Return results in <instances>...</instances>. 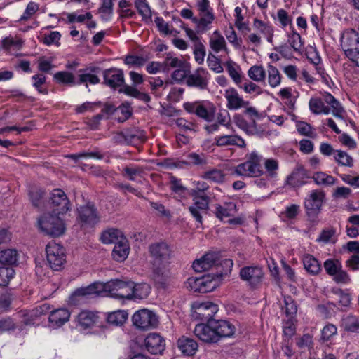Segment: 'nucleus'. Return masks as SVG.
Instances as JSON below:
<instances>
[{"label": "nucleus", "instance_id": "58836bf2", "mask_svg": "<svg viewBox=\"0 0 359 359\" xmlns=\"http://www.w3.org/2000/svg\"><path fill=\"white\" fill-rule=\"evenodd\" d=\"M290 29L292 31L291 33L287 35V42L294 51L299 53L303 47L302 37L300 34L295 31L294 27H291Z\"/></svg>", "mask_w": 359, "mask_h": 359}, {"label": "nucleus", "instance_id": "a878e982", "mask_svg": "<svg viewBox=\"0 0 359 359\" xmlns=\"http://www.w3.org/2000/svg\"><path fill=\"white\" fill-rule=\"evenodd\" d=\"M215 144L218 147L236 146L240 148L245 147V140L237 135H222L215 138Z\"/></svg>", "mask_w": 359, "mask_h": 359}, {"label": "nucleus", "instance_id": "20e7f679", "mask_svg": "<svg viewBox=\"0 0 359 359\" xmlns=\"http://www.w3.org/2000/svg\"><path fill=\"white\" fill-rule=\"evenodd\" d=\"M56 212L47 213L41 216L39 220L41 230L52 237H59L65 231V226L62 219Z\"/></svg>", "mask_w": 359, "mask_h": 359}, {"label": "nucleus", "instance_id": "79ce46f5", "mask_svg": "<svg viewBox=\"0 0 359 359\" xmlns=\"http://www.w3.org/2000/svg\"><path fill=\"white\" fill-rule=\"evenodd\" d=\"M128 318V313L123 310H118L109 313L107 322L115 325H123Z\"/></svg>", "mask_w": 359, "mask_h": 359}, {"label": "nucleus", "instance_id": "69168bd1", "mask_svg": "<svg viewBox=\"0 0 359 359\" xmlns=\"http://www.w3.org/2000/svg\"><path fill=\"white\" fill-rule=\"evenodd\" d=\"M235 65V62L231 60L227 61L225 64L229 76L236 84L239 85L241 83V76L236 70Z\"/></svg>", "mask_w": 359, "mask_h": 359}, {"label": "nucleus", "instance_id": "774afa93", "mask_svg": "<svg viewBox=\"0 0 359 359\" xmlns=\"http://www.w3.org/2000/svg\"><path fill=\"white\" fill-rule=\"evenodd\" d=\"M253 26L264 36L269 35L270 32L273 31V28L271 25L257 18L254 20Z\"/></svg>", "mask_w": 359, "mask_h": 359}, {"label": "nucleus", "instance_id": "13d9d810", "mask_svg": "<svg viewBox=\"0 0 359 359\" xmlns=\"http://www.w3.org/2000/svg\"><path fill=\"white\" fill-rule=\"evenodd\" d=\"M351 189L346 187H336L332 194V198L334 201H340L348 199L351 195Z\"/></svg>", "mask_w": 359, "mask_h": 359}, {"label": "nucleus", "instance_id": "0e129e2a", "mask_svg": "<svg viewBox=\"0 0 359 359\" xmlns=\"http://www.w3.org/2000/svg\"><path fill=\"white\" fill-rule=\"evenodd\" d=\"M188 163L183 162L185 164H191L194 165H202L207 163L206 158L203 154H198L191 153L187 155Z\"/></svg>", "mask_w": 359, "mask_h": 359}, {"label": "nucleus", "instance_id": "473e14b6", "mask_svg": "<svg viewBox=\"0 0 359 359\" xmlns=\"http://www.w3.org/2000/svg\"><path fill=\"white\" fill-rule=\"evenodd\" d=\"M304 269L311 275H317L321 271L319 262L311 255H306L303 257Z\"/></svg>", "mask_w": 359, "mask_h": 359}, {"label": "nucleus", "instance_id": "4be33fe9", "mask_svg": "<svg viewBox=\"0 0 359 359\" xmlns=\"http://www.w3.org/2000/svg\"><path fill=\"white\" fill-rule=\"evenodd\" d=\"M100 68L97 67H88L86 69H81L79 71V81L77 84L86 83L88 87V83L90 84H97L100 83L98 76L93 73H98Z\"/></svg>", "mask_w": 359, "mask_h": 359}, {"label": "nucleus", "instance_id": "b1692460", "mask_svg": "<svg viewBox=\"0 0 359 359\" xmlns=\"http://www.w3.org/2000/svg\"><path fill=\"white\" fill-rule=\"evenodd\" d=\"M331 292L339 297L337 311H347L351 306L352 297L351 294L347 290H344L341 288L333 287L331 289Z\"/></svg>", "mask_w": 359, "mask_h": 359}, {"label": "nucleus", "instance_id": "f8f14e48", "mask_svg": "<svg viewBox=\"0 0 359 359\" xmlns=\"http://www.w3.org/2000/svg\"><path fill=\"white\" fill-rule=\"evenodd\" d=\"M239 275L241 279L252 288L260 285L264 278L262 269L257 266H244L240 270Z\"/></svg>", "mask_w": 359, "mask_h": 359}, {"label": "nucleus", "instance_id": "4d7b16f0", "mask_svg": "<svg viewBox=\"0 0 359 359\" xmlns=\"http://www.w3.org/2000/svg\"><path fill=\"white\" fill-rule=\"evenodd\" d=\"M205 278L206 275L202 276L201 277L189 278L188 279L189 287L195 292L203 293V287L204 283H205Z\"/></svg>", "mask_w": 359, "mask_h": 359}, {"label": "nucleus", "instance_id": "5701e85b", "mask_svg": "<svg viewBox=\"0 0 359 359\" xmlns=\"http://www.w3.org/2000/svg\"><path fill=\"white\" fill-rule=\"evenodd\" d=\"M309 178L307 171L302 166L294 170L287 177L286 184L293 187H299L306 184V180Z\"/></svg>", "mask_w": 359, "mask_h": 359}, {"label": "nucleus", "instance_id": "6e6552de", "mask_svg": "<svg viewBox=\"0 0 359 359\" xmlns=\"http://www.w3.org/2000/svg\"><path fill=\"white\" fill-rule=\"evenodd\" d=\"M132 320L137 328L142 330L155 328L158 324L157 316L148 309L136 311L132 317Z\"/></svg>", "mask_w": 359, "mask_h": 359}, {"label": "nucleus", "instance_id": "6e6d98bb", "mask_svg": "<svg viewBox=\"0 0 359 359\" xmlns=\"http://www.w3.org/2000/svg\"><path fill=\"white\" fill-rule=\"evenodd\" d=\"M99 13L101 15V18L104 20H109L113 13V3L112 0H102L101 7L99 8Z\"/></svg>", "mask_w": 359, "mask_h": 359}, {"label": "nucleus", "instance_id": "de8ad7c7", "mask_svg": "<svg viewBox=\"0 0 359 359\" xmlns=\"http://www.w3.org/2000/svg\"><path fill=\"white\" fill-rule=\"evenodd\" d=\"M334 161L340 165L352 168L353 166V158L346 152L341 150H336L334 156Z\"/></svg>", "mask_w": 359, "mask_h": 359}, {"label": "nucleus", "instance_id": "dca6fc26", "mask_svg": "<svg viewBox=\"0 0 359 359\" xmlns=\"http://www.w3.org/2000/svg\"><path fill=\"white\" fill-rule=\"evenodd\" d=\"M104 84L114 90L125 83L124 73L121 69L112 67L103 72Z\"/></svg>", "mask_w": 359, "mask_h": 359}, {"label": "nucleus", "instance_id": "e433bc0d", "mask_svg": "<svg viewBox=\"0 0 359 359\" xmlns=\"http://www.w3.org/2000/svg\"><path fill=\"white\" fill-rule=\"evenodd\" d=\"M135 6L143 21L146 22L151 21V11L147 0H135Z\"/></svg>", "mask_w": 359, "mask_h": 359}, {"label": "nucleus", "instance_id": "603ef678", "mask_svg": "<svg viewBox=\"0 0 359 359\" xmlns=\"http://www.w3.org/2000/svg\"><path fill=\"white\" fill-rule=\"evenodd\" d=\"M323 266L326 273L331 276H333L340 270V268H342L341 262L339 259H326Z\"/></svg>", "mask_w": 359, "mask_h": 359}, {"label": "nucleus", "instance_id": "f3484780", "mask_svg": "<svg viewBox=\"0 0 359 359\" xmlns=\"http://www.w3.org/2000/svg\"><path fill=\"white\" fill-rule=\"evenodd\" d=\"M219 253L212 252L204 255L193 262L192 268L196 272H203L215 267L219 262Z\"/></svg>", "mask_w": 359, "mask_h": 359}, {"label": "nucleus", "instance_id": "37998d69", "mask_svg": "<svg viewBox=\"0 0 359 359\" xmlns=\"http://www.w3.org/2000/svg\"><path fill=\"white\" fill-rule=\"evenodd\" d=\"M151 287L147 283L135 284L133 282V299H142L146 298L150 293Z\"/></svg>", "mask_w": 359, "mask_h": 359}, {"label": "nucleus", "instance_id": "052dcab7", "mask_svg": "<svg viewBox=\"0 0 359 359\" xmlns=\"http://www.w3.org/2000/svg\"><path fill=\"white\" fill-rule=\"evenodd\" d=\"M207 64L209 68L216 73H222L224 70L220 60L212 53H208Z\"/></svg>", "mask_w": 359, "mask_h": 359}, {"label": "nucleus", "instance_id": "393cba45", "mask_svg": "<svg viewBox=\"0 0 359 359\" xmlns=\"http://www.w3.org/2000/svg\"><path fill=\"white\" fill-rule=\"evenodd\" d=\"M233 266V263L231 259H222L219 256V262L215 266V272L212 273L221 282L230 275Z\"/></svg>", "mask_w": 359, "mask_h": 359}, {"label": "nucleus", "instance_id": "c9c22d12", "mask_svg": "<svg viewBox=\"0 0 359 359\" xmlns=\"http://www.w3.org/2000/svg\"><path fill=\"white\" fill-rule=\"evenodd\" d=\"M236 205L233 203L226 204L224 206L217 205L215 214L217 218L222 221L224 218L233 215L236 211Z\"/></svg>", "mask_w": 359, "mask_h": 359}, {"label": "nucleus", "instance_id": "a211bd4d", "mask_svg": "<svg viewBox=\"0 0 359 359\" xmlns=\"http://www.w3.org/2000/svg\"><path fill=\"white\" fill-rule=\"evenodd\" d=\"M144 346L151 354H162L165 348V341L158 333H149L144 339Z\"/></svg>", "mask_w": 359, "mask_h": 359}, {"label": "nucleus", "instance_id": "2eb2a0df", "mask_svg": "<svg viewBox=\"0 0 359 359\" xmlns=\"http://www.w3.org/2000/svg\"><path fill=\"white\" fill-rule=\"evenodd\" d=\"M210 74L203 67L197 68L193 73H189L186 83L189 87H194L199 90L208 88Z\"/></svg>", "mask_w": 359, "mask_h": 359}, {"label": "nucleus", "instance_id": "aec40b11", "mask_svg": "<svg viewBox=\"0 0 359 359\" xmlns=\"http://www.w3.org/2000/svg\"><path fill=\"white\" fill-rule=\"evenodd\" d=\"M224 97L227 101L226 107L230 110H237L249 105V102L245 101L233 88H229L225 90Z\"/></svg>", "mask_w": 359, "mask_h": 359}, {"label": "nucleus", "instance_id": "c85d7f7f", "mask_svg": "<svg viewBox=\"0 0 359 359\" xmlns=\"http://www.w3.org/2000/svg\"><path fill=\"white\" fill-rule=\"evenodd\" d=\"M100 239L105 244H116L126 238L119 229L111 228L102 232Z\"/></svg>", "mask_w": 359, "mask_h": 359}, {"label": "nucleus", "instance_id": "423d86ee", "mask_svg": "<svg viewBox=\"0 0 359 359\" xmlns=\"http://www.w3.org/2000/svg\"><path fill=\"white\" fill-rule=\"evenodd\" d=\"M65 248L54 241L48 243L46 248V259L50 267L54 271L60 270L66 262Z\"/></svg>", "mask_w": 359, "mask_h": 359}, {"label": "nucleus", "instance_id": "ddd939ff", "mask_svg": "<svg viewBox=\"0 0 359 359\" xmlns=\"http://www.w3.org/2000/svg\"><path fill=\"white\" fill-rule=\"evenodd\" d=\"M184 109L189 114H196L198 117L212 122L215 116V108L214 107H206L200 102H185L183 104Z\"/></svg>", "mask_w": 359, "mask_h": 359}, {"label": "nucleus", "instance_id": "a19ab883", "mask_svg": "<svg viewBox=\"0 0 359 359\" xmlns=\"http://www.w3.org/2000/svg\"><path fill=\"white\" fill-rule=\"evenodd\" d=\"M185 62V61L180 60L177 57H172L171 53H168L163 62H162L163 72H168L171 68L182 67L184 65Z\"/></svg>", "mask_w": 359, "mask_h": 359}, {"label": "nucleus", "instance_id": "3c124183", "mask_svg": "<svg viewBox=\"0 0 359 359\" xmlns=\"http://www.w3.org/2000/svg\"><path fill=\"white\" fill-rule=\"evenodd\" d=\"M204 180L213 182L215 183H222L224 180V175L222 170L218 169H212L205 172L202 175Z\"/></svg>", "mask_w": 359, "mask_h": 359}, {"label": "nucleus", "instance_id": "7ed1b4c3", "mask_svg": "<svg viewBox=\"0 0 359 359\" xmlns=\"http://www.w3.org/2000/svg\"><path fill=\"white\" fill-rule=\"evenodd\" d=\"M262 158L256 151L251 152L246 161L235 167L232 174L245 177H257L262 175Z\"/></svg>", "mask_w": 359, "mask_h": 359}, {"label": "nucleus", "instance_id": "7c9ffc66", "mask_svg": "<svg viewBox=\"0 0 359 359\" xmlns=\"http://www.w3.org/2000/svg\"><path fill=\"white\" fill-rule=\"evenodd\" d=\"M129 254V246L127 240H123L118 243L115 244L112 250V257L114 259L118 262L125 260Z\"/></svg>", "mask_w": 359, "mask_h": 359}, {"label": "nucleus", "instance_id": "680f3d73", "mask_svg": "<svg viewBox=\"0 0 359 359\" xmlns=\"http://www.w3.org/2000/svg\"><path fill=\"white\" fill-rule=\"evenodd\" d=\"M1 43L2 47L6 50H10L12 48L19 50L23 44V41L20 39L11 36L6 37L2 40Z\"/></svg>", "mask_w": 359, "mask_h": 359}, {"label": "nucleus", "instance_id": "0eeeda50", "mask_svg": "<svg viewBox=\"0 0 359 359\" xmlns=\"http://www.w3.org/2000/svg\"><path fill=\"white\" fill-rule=\"evenodd\" d=\"M217 311V305L212 302H196L192 304L191 316L196 320H201V323H205L210 320H215L213 317Z\"/></svg>", "mask_w": 359, "mask_h": 359}, {"label": "nucleus", "instance_id": "c756f323", "mask_svg": "<svg viewBox=\"0 0 359 359\" xmlns=\"http://www.w3.org/2000/svg\"><path fill=\"white\" fill-rule=\"evenodd\" d=\"M126 144H135L145 140L146 137L144 131L137 128H128L123 130Z\"/></svg>", "mask_w": 359, "mask_h": 359}, {"label": "nucleus", "instance_id": "a18cd8bd", "mask_svg": "<svg viewBox=\"0 0 359 359\" xmlns=\"http://www.w3.org/2000/svg\"><path fill=\"white\" fill-rule=\"evenodd\" d=\"M267 68L268 83L270 86L275 88L279 86L281 82L282 77L278 69L271 65H269Z\"/></svg>", "mask_w": 359, "mask_h": 359}, {"label": "nucleus", "instance_id": "9d476101", "mask_svg": "<svg viewBox=\"0 0 359 359\" xmlns=\"http://www.w3.org/2000/svg\"><path fill=\"white\" fill-rule=\"evenodd\" d=\"M192 196L194 204L189 208V210L196 221L202 224V213L206 212L209 208L210 197L200 191H193Z\"/></svg>", "mask_w": 359, "mask_h": 359}, {"label": "nucleus", "instance_id": "f257e3e1", "mask_svg": "<svg viewBox=\"0 0 359 359\" xmlns=\"http://www.w3.org/2000/svg\"><path fill=\"white\" fill-rule=\"evenodd\" d=\"M236 332V327L231 322L225 320H210L196 325L194 334L203 342L215 344L223 338L232 337Z\"/></svg>", "mask_w": 359, "mask_h": 359}, {"label": "nucleus", "instance_id": "cd10ccee", "mask_svg": "<svg viewBox=\"0 0 359 359\" xmlns=\"http://www.w3.org/2000/svg\"><path fill=\"white\" fill-rule=\"evenodd\" d=\"M340 327L348 332H358L359 316L352 313L344 315L340 321Z\"/></svg>", "mask_w": 359, "mask_h": 359}, {"label": "nucleus", "instance_id": "c03bdc74", "mask_svg": "<svg viewBox=\"0 0 359 359\" xmlns=\"http://www.w3.org/2000/svg\"><path fill=\"white\" fill-rule=\"evenodd\" d=\"M111 280L107 283L95 282L90 284L94 295L110 297Z\"/></svg>", "mask_w": 359, "mask_h": 359}, {"label": "nucleus", "instance_id": "bf43d9fd", "mask_svg": "<svg viewBox=\"0 0 359 359\" xmlns=\"http://www.w3.org/2000/svg\"><path fill=\"white\" fill-rule=\"evenodd\" d=\"M205 283L203 285V293H208L217 288L220 281L212 274H206Z\"/></svg>", "mask_w": 359, "mask_h": 359}, {"label": "nucleus", "instance_id": "6ab92c4d", "mask_svg": "<svg viewBox=\"0 0 359 359\" xmlns=\"http://www.w3.org/2000/svg\"><path fill=\"white\" fill-rule=\"evenodd\" d=\"M79 217L83 224L88 226H93L100 221L97 208L90 203L80 208Z\"/></svg>", "mask_w": 359, "mask_h": 359}, {"label": "nucleus", "instance_id": "4468645a", "mask_svg": "<svg viewBox=\"0 0 359 359\" xmlns=\"http://www.w3.org/2000/svg\"><path fill=\"white\" fill-rule=\"evenodd\" d=\"M50 203L53 209V212L57 214H64L69 210V201L65 191L60 189L53 190Z\"/></svg>", "mask_w": 359, "mask_h": 359}, {"label": "nucleus", "instance_id": "49530a36", "mask_svg": "<svg viewBox=\"0 0 359 359\" xmlns=\"http://www.w3.org/2000/svg\"><path fill=\"white\" fill-rule=\"evenodd\" d=\"M190 73V66L187 62L182 67H178L171 75L172 79L177 83H182L184 79H187V76Z\"/></svg>", "mask_w": 359, "mask_h": 359}, {"label": "nucleus", "instance_id": "9b49d317", "mask_svg": "<svg viewBox=\"0 0 359 359\" xmlns=\"http://www.w3.org/2000/svg\"><path fill=\"white\" fill-rule=\"evenodd\" d=\"M110 297L116 299H133V282L118 279L111 280Z\"/></svg>", "mask_w": 359, "mask_h": 359}, {"label": "nucleus", "instance_id": "72a5a7b5", "mask_svg": "<svg viewBox=\"0 0 359 359\" xmlns=\"http://www.w3.org/2000/svg\"><path fill=\"white\" fill-rule=\"evenodd\" d=\"M97 316L89 311H82L78 315V323L84 329L91 327L96 322Z\"/></svg>", "mask_w": 359, "mask_h": 359}, {"label": "nucleus", "instance_id": "5fc2aeb1", "mask_svg": "<svg viewBox=\"0 0 359 359\" xmlns=\"http://www.w3.org/2000/svg\"><path fill=\"white\" fill-rule=\"evenodd\" d=\"M44 191L39 187H33L29 191V196L32 205L34 207H39L41 201L44 196Z\"/></svg>", "mask_w": 359, "mask_h": 359}, {"label": "nucleus", "instance_id": "864d4df0", "mask_svg": "<svg viewBox=\"0 0 359 359\" xmlns=\"http://www.w3.org/2000/svg\"><path fill=\"white\" fill-rule=\"evenodd\" d=\"M14 275L15 271L12 267H0V286H7Z\"/></svg>", "mask_w": 359, "mask_h": 359}, {"label": "nucleus", "instance_id": "f704fd0d", "mask_svg": "<svg viewBox=\"0 0 359 359\" xmlns=\"http://www.w3.org/2000/svg\"><path fill=\"white\" fill-rule=\"evenodd\" d=\"M312 179L316 184L325 187L332 186L337 181L333 176L321 171L314 172Z\"/></svg>", "mask_w": 359, "mask_h": 359}, {"label": "nucleus", "instance_id": "338daca9", "mask_svg": "<svg viewBox=\"0 0 359 359\" xmlns=\"http://www.w3.org/2000/svg\"><path fill=\"white\" fill-rule=\"evenodd\" d=\"M194 59L196 62L201 65L204 62V57L205 56V48L204 45L201 42H198L194 45Z\"/></svg>", "mask_w": 359, "mask_h": 359}, {"label": "nucleus", "instance_id": "ea45409f", "mask_svg": "<svg viewBox=\"0 0 359 359\" xmlns=\"http://www.w3.org/2000/svg\"><path fill=\"white\" fill-rule=\"evenodd\" d=\"M53 78L58 83L69 86H74L77 83L75 81L74 74L66 71H61L55 73Z\"/></svg>", "mask_w": 359, "mask_h": 359}, {"label": "nucleus", "instance_id": "4c0bfd02", "mask_svg": "<svg viewBox=\"0 0 359 359\" xmlns=\"http://www.w3.org/2000/svg\"><path fill=\"white\" fill-rule=\"evenodd\" d=\"M214 34L217 35V36L210 39V47L211 49L215 53H219L220 50H224L228 53L229 49L226 46L224 38L219 34L218 31H215Z\"/></svg>", "mask_w": 359, "mask_h": 359}, {"label": "nucleus", "instance_id": "bb28decb", "mask_svg": "<svg viewBox=\"0 0 359 359\" xmlns=\"http://www.w3.org/2000/svg\"><path fill=\"white\" fill-rule=\"evenodd\" d=\"M70 313L67 309H58L50 312L48 320L53 327H59L69 320Z\"/></svg>", "mask_w": 359, "mask_h": 359}, {"label": "nucleus", "instance_id": "39448f33", "mask_svg": "<svg viewBox=\"0 0 359 359\" xmlns=\"http://www.w3.org/2000/svg\"><path fill=\"white\" fill-rule=\"evenodd\" d=\"M341 42L346 56L359 67V33L353 29H348L343 33Z\"/></svg>", "mask_w": 359, "mask_h": 359}, {"label": "nucleus", "instance_id": "1a4fd4ad", "mask_svg": "<svg viewBox=\"0 0 359 359\" xmlns=\"http://www.w3.org/2000/svg\"><path fill=\"white\" fill-rule=\"evenodd\" d=\"M325 194L323 191L313 190L304 202L306 215L313 221L320 212Z\"/></svg>", "mask_w": 359, "mask_h": 359}, {"label": "nucleus", "instance_id": "8fccbe9b", "mask_svg": "<svg viewBox=\"0 0 359 359\" xmlns=\"http://www.w3.org/2000/svg\"><path fill=\"white\" fill-rule=\"evenodd\" d=\"M285 313L290 318H293L297 312V305L291 296L284 297Z\"/></svg>", "mask_w": 359, "mask_h": 359}, {"label": "nucleus", "instance_id": "e2e57ef3", "mask_svg": "<svg viewBox=\"0 0 359 359\" xmlns=\"http://www.w3.org/2000/svg\"><path fill=\"white\" fill-rule=\"evenodd\" d=\"M233 121L237 127L243 130L248 135H253V131L250 129V124L241 114H236Z\"/></svg>", "mask_w": 359, "mask_h": 359}, {"label": "nucleus", "instance_id": "09e8293b", "mask_svg": "<svg viewBox=\"0 0 359 359\" xmlns=\"http://www.w3.org/2000/svg\"><path fill=\"white\" fill-rule=\"evenodd\" d=\"M248 76L257 82L264 81L266 72L262 66L254 65L248 72Z\"/></svg>", "mask_w": 359, "mask_h": 359}, {"label": "nucleus", "instance_id": "412c9836", "mask_svg": "<svg viewBox=\"0 0 359 359\" xmlns=\"http://www.w3.org/2000/svg\"><path fill=\"white\" fill-rule=\"evenodd\" d=\"M177 346L184 355L192 356L198 351V345L194 339L182 336L177 341Z\"/></svg>", "mask_w": 359, "mask_h": 359}, {"label": "nucleus", "instance_id": "f03ea898", "mask_svg": "<svg viewBox=\"0 0 359 359\" xmlns=\"http://www.w3.org/2000/svg\"><path fill=\"white\" fill-rule=\"evenodd\" d=\"M151 264L154 280L163 287L165 286V273L173 257L172 247L165 241L155 242L149 245Z\"/></svg>", "mask_w": 359, "mask_h": 359}, {"label": "nucleus", "instance_id": "2f4dec72", "mask_svg": "<svg viewBox=\"0 0 359 359\" xmlns=\"http://www.w3.org/2000/svg\"><path fill=\"white\" fill-rule=\"evenodd\" d=\"M18 260V253L15 249H6L0 251V264L2 265H16Z\"/></svg>", "mask_w": 359, "mask_h": 359}]
</instances>
